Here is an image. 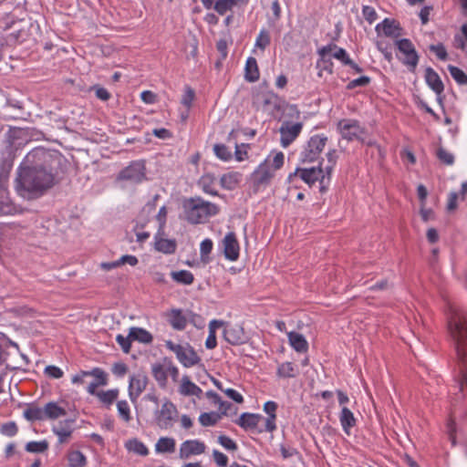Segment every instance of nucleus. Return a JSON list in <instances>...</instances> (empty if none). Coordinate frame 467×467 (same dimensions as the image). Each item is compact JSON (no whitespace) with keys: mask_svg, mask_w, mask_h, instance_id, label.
Wrapping results in <instances>:
<instances>
[{"mask_svg":"<svg viewBox=\"0 0 467 467\" xmlns=\"http://www.w3.org/2000/svg\"><path fill=\"white\" fill-rule=\"evenodd\" d=\"M152 375L154 379L161 385L165 386L167 381L166 366L161 364H154L152 366Z\"/></svg>","mask_w":467,"mask_h":467,"instance_id":"41","label":"nucleus"},{"mask_svg":"<svg viewBox=\"0 0 467 467\" xmlns=\"http://www.w3.org/2000/svg\"><path fill=\"white\" fill-rule=\"evenodd\" d=\"M337 130L344 140L348 141L358 140H363L362 136L365 133V129L360 126L359 122L356 119H341L337 123Z\"/></svg>","mask_w":467,"mask_h":467,"instance_id":"10","label":"nucleus"},{"mask_svg":"<svg viewBox=\"0 0 467 467\" xmlns=\"http://www.w3.org/2000/svg\"><path fill=\"white\" fill-rule=\"evenodd\" d=\"M269 43V34L265 30H262L256 38L255 46L261 49H265Z\"/></svg>","mask_w":467,"mask_h":467,"instance_id":"53","label":"nucleus"},{"mask_svg":"<svg viewBox=\"0 0 467 467\" xmlns=\"http://www.w3.org/2000/svg\"><path fill=\"white\" fill-rule=\"evenodd\" d=\"M275 97L274 93L265 89L259 88L253 94V106L256 109H265L267 106L274 103Z\"/></svg>","mask_w":467,"mask_h":467,"instance_id":"18","label":"nucleus"},{"mask_svg":"<svg viewBox=\"0 0 467 467\" xmlns=\"http://www.w3.org/2000/svg\"><path fill=\"white\" fill-rule=\"evenodd\" d=\"M130 338H131L132 341H138L144 344H149L152 341V336L149 331L136 327L130 328Z\"/></svg>","mask_w":467,"mask_h":467,"instance_id":"26","label":"nucleus"},{"mask_svg":"<svg viewBox=\"0 0 467 467\" xmlns=\"http://www.w3.org/2000/svg\"><path fill=\"white\" fill-rule=\"evenodd\" d=\"M377 47L383 54L385 59H387L389 62L392 60V53L389 45L383 41H378Z\"/></svg>","mask_w":467,"mask_h":467,"instance_id":"55","label":"nucleus"},{"mask_svg":"<svg viewBox=\"0 0 467 467\" xmlns=\"http://www.w3.org/2000/svg\"><path fill=\"white\" fill-rule=\"evenodd\" d=\"M68 462L70 467H84L86 457L79 451H74L68 454Z\"/></svg>","mask_w":467,"mask_h":467,"instance_id":"43","label":"nucleus"},{"mask_svg":"<svg viewBox=\"0 0 467 467\" xmlns=\"http://www.w3.org/2000/svg\"><path fill=\"white\" fill-rule=\"evenodd\" d=\"M116 340L119 343V345L120 346V348L124 353H129L130 351L132 339L130 338V334L127 337H124L122 335H118L116 337Z\"/></svg>","mask_w":467,"mask_h":467,"instance_id":"52","label":"nucleus"},{"mask_svg":"<svg viewBox=\"0 0 467 467\" xmlns=\"http://www.w3.org/2000/svg\"><path fill=\"white\" fill-rule=\"evenodd\" d=\"M155 249L163 254H173L176 250V242L171 239L155 237Z\"/></svg>","mask_w":467,"mask_h":467,"instance_id":"30","label":"nucleus"},{"mask_svg":"<svg viewBox=\"0 0 467 467\" xmlns=\"http://www.w3.org/2000/svg\"><path fill=\"white\" fill-rule=\"evenodd\" d=\"M61 160L59 153L44 148L28 152L16 170L14 182L16 193L27 201L44 196L58 182L57 168Z\"/></svg>","mask_w":467,"mask_h":467,"instance_id":"1","label":"nucleus"},{"mask_svg":"<svg viewBox=\"0 0 467 467\" xmlns=\"http://www.w3.org/2000/svg\"><path fill=\"white\" fill-rule=\"evenodd\" d=\"M92 89L95 90L96 97L103 101H107L110 98L109 92L99 86H94L92 87Z\"/></svg>","mask_w":467,"mask_h":467,"instance_id":"62","label":"nucleus"},{"mask_svg":"<svg viewBox=\"0 0 467 467\" xmlns=\"http://www.w3.org/2000/svg\"><path fill=\"white\" fill-rule=\"evenodd\" d=\"M213 456L215 463L219 467H226L227 466V464H228V458H227V456L225 454H223V452H221V451H219L217 450H213Z\"/></svg>","mask_w":467,"mask_h":467,"instance_id":"58","label":"nucleus"},{"mask_svg":"<svg viewBox=\"0 0 467 467\" xmlns=\"http://www.w3.org/2000/svg\"><path fill=\"white\" fill-rule=\"evenodd\" d=\"M212 250H213V241L208 238L204 239L201 243V245H200V253H201L202 259H203L205 256H208V254L212 252Z\"/></svg>","mask_w":467,"mask_h":467,"instance_id":"57","label":"nucleus"},{"mask_svg":"<svg viewBox=\"0 0 467 467\" xmlns=\"http://www.w3.org/2000/svg\"><path fill=\"white\" fill-rule=\"evenodd\" d=\"M180 393L184 396H196L200 398L202 390L196 384L192 382L187 376L182 377L180 386Z\"/></svg>","mask_w":467,"mask_h":467,"instance_id":"24","label":"nucleus"},{"mask_svg":"<svg viewBox=\"0 0 467 467\" xmlns=\"http://www.w3.org/2000/svg\"><path fill=\"white\" fill-rule=\"evenodd\" d=\"M362 15L369 23H373L377 19V13L375 9L368 5L363 6Z\"/></svg>","mask_w":467,"mask_h":467,"instance_id":"60","label":"nucleus"},{"mask_svg":"<svg viewBox=\"0 0 467 467\" xmlns=\"http://www.w3.org/2000/svg\"><path fill=\"white\" fill-rule=\"evenodd\" d=\"M128 371V367L122 362L115 363L112 367V373L118 377H123Z\"/></svg>","mask_w":467,"mask_h":467,"instance_id":"63","label":"nucleus"},{"mask_svg":"<svg viewBox=\"0 0 467 467\" xmlns=\"http://www.w3.org/2000/svg\"><path fill=\"white\" fill-rule=\"evenodd\" d=\"M339 421L344 432L348 435L350 434V430L356 425L357 420L353 412L347 407H342L339 414Z\"/></svg>","mask_w":467,"mask_h":467,"instance_id":"22","label":"nucleus"},{"mask_svg":"<svg viewBox=\"0 0 467 467\" xmlns=\"http://www.w3.org/2000/svg\"><path fill=\"white\" fill-rule=\"evenodd\" d=\"M430 50L434 52L439 59H441V60L447 59L448 54H447V51L442 44L431 45V46H430Z\"/></svg>","mask_w":467,"mask_h":467,"instance_id":"56","label":"nucleus"},{"mask_svg":"<svg viewBox=\"0 0 467 467\" xmlns=\"http://www.w3.org/2000/svg\"><path fill=\"white\" fill-rule=\"evenodd\" d=\"M223 254L226 259L235 261L239 257V243L234 232L226 234L223 241Z\"/></svg>","mask_w":467,"mask_h":467,"instance_id":"16","label":"nucleus"},{"mask_svg":"<svg viewBox=\"0 0 467 467\" xmlns=\"http://www.w3.org/2000/svg\"><path fill=\"white\" fill-rule=\"evenodd\" d=\"M317 53L324 63L329 62V59H327V55H330L332 57L339 60L344 65L351 63V59L349 58L347 51L342 47H338L335 44H328L318 49Z\"/></svg>","mask_w":467,"mask_h":467,"instance_id":"12","label":"nucleus"},{"mask_svg":"<svg viewBox=\"0 0 467 467\" xmlns=\"http://www.w3.org/2000/svg\"><path fill=\"white\" fill-rule=\"evenodd\" d=\"M117 409H118L119 417L125 422H129L131 420L130 405L126 400L118 401Z\"/></svg>","mask_w":467,"mask_h":467,"instance_id":"47","label":"nucleus"},{"mask_svg":"<svg viewBox=\"0 0 467 467\" xmlns=\"http://www.w3.org/2000/svg\"><path fill=\"white\" fill-rule=\"evenodd\" d=\"M165 346L169 350L175 353L178 360L185 368L193 367L201 362V358L189 344L180 345L168 340L165 342Z\"/></svg>","mask_w":467,"mask_h":467,"instance_id":"6","label":"nucleus"},{"mask_svg":"<svg viewBox=\"0 0 467 467\" xmlns=\"http://www.w3.org/2000/svg\"><path fill=\"white\" fill-rule=\"evenodd\" d=\"M218 442L228 451H236L237 444L228 436L221 435L218 437Z\"/></svg>","mask_w":467,"mask_h":467,"instance_id":"51","label":"nucleus"},{"mask_svg":"<svg viewBox=\"0 0 467 467\" xmlns=\"http://www.w3.org/2000/svg\"><path fill=\"white\" fill-rule=\"evenodd\" d=\"M177 413L178 411L175 405L171 401L166 400L162 403L161 408L160 410L157 409L154 412L156 424L161 429L171 428L175 421Z\"/></svg>","mask_w":467,"mask_h":467,"instance_id":"9","label":"nucleus"},{"mask_svg":"<svg viewBox=\"0 0 467 467\" xmlns=\"http://www.w3.org/2000/svg\"><path fill=\"white\" fill-rule=\"evenodd\" d=\"M395 45L400 54L397 55L398 58L410 71L414 72L419 63V55L412 42L408 38H402L396 40Z\"/></svg>","mask_w":467,"mask_h":467,"instance_id":"7","label":"nucleus"},{"mask_svg":"<svg viewBox=\"0 0 467 467\" xmlns=\"http://www.w3.org/2000/svg\"><path fill=\"white\" fill-rule=\"evenodd\" d=\"M91 376H94L95 378H100V381L93 380L88 386V392L89 394L97 396V393H98V392H96L97 388L99 386H105L107 384L106 374L102 369L96 368L91 370Z\"/></svg>","mask_w":467,"mask_h":467,"instance_id":"27","label":"nucleus"},{"mask_svg":"<svg viewBox=\"0 0 467 467\" xmlns=\"http://www.w3.org/2000/svg\"><path fill=\"white\" fill-rule=\"evenodd\" d=\"M296 177H299L304 182H306L310 187L314 185L317 182H319L320 192H325L327 191L326 176L324 174V170L321 167V163H319L317 167H312L309 169L296 168L293 173H290L288 175L287 180L289 182H292L294 178Z\"/></svg>","mask_w":467,"mask_h":467,"instance_id":"5","label":"nucleus"},{"mask_svg":"<svg viewBox=\"0 0 467 467\" xmlns=\"http://www.w3.org/2000/svg\"><path fill=\"white\" fill-rule=\"evenodd\" d=\"M45 419L56 420L65 416L67 411L64 408L59 407L56 402H48L44 407Z\"/></svg>","mask_w":467,"mask_h":467,"instance_id":"28","label":"nucleus"},{"mask_svg":"<svg viewBox=\"0 0 467 467\" xmlns=\"http://www.w3.org/2000/svg\"><path fill=\"white\" fill-rule=\"evenodd\" d=\"M194 90L190 87H186L185 92L182 98L181 102L182 105L186 106L187 108H190L194 99Z\"/></svg>","mask_w":467,"mask_h":467,"instance_id":"54","label":"nucleus"},{"mask_svg":"<svg viewBox=\"0 0 467 467\" xmlns=\"http://www.w3.org/2000/svg\"><path fill=\"white\" fill-rule=\"evenodd\" d=\"M148 384V378L141 373L130 377L129 384V396L130 400L135 403L140 395L144 391Z\"/></svg>","mask_w":467,"mask_h":467,"instance_id":"15","label":"nucleus"},{"mask_svg":"<svg viewBox=\"0 0 467 467\" xmlns=\"http://www.w3.org/2000/svg\"><path fill=\"white\" fill-rule=\"evenodd\" d=\"M13 168L11 159H4L0 164V214H10L14 211L7 191V182Z\"/></svg>","mask_w":467,"mask_h":467,"instance_id":"4","label":"nucleus"},{"mask_svg":"<svg viewBox=\"0 0 467 467\" xmlns=\"http://www.w3.org/2000/svg\"><path fill=\"white\" fill-rule=\"evenodd\" d=\"M146 179L145 165L142 161H133L124 168L118 175V181H125L137 184Z\"/></svg>","mask_w":467,"mask_h":467,"instance_id":"11","label":"nucleus"},{"mask_svg":"<svg viewBox=\"0 0 467 467\" xmlns=\"http://www.w3.org/2000/svg\"><path fill=\"white\" fill-rule=\"evenodd\" d=\"M183 210L187 221L192 224L202 223L209 217L214 216L219 213V208L216 204L206 202L201 197L185 200Z\"/></svg>","mask_w":467,"mask_h":467,"instance_id":"3","label":"nucleus"},{"mask_svg":"<svg viewBox=\"0 0 467 467\" xmlns=\"http://www.w3.org/2000/svg\"><path fill=\"white\" fill-rule=\"evenodd\" d=\"M245 79L249 82H254L259 79V70L256 59L250 57L245 64Z\"/></svg>","mask_w":467,"mask_h":467,"instance_id":"29","label":"nucleus"},{"mask_svg":"<svg viewBox=\"0 0 467 467\" xmlns=\"http://www.w3.org/2000/svg\"><path fill=\"white\" fill-rule=\"evenodd\" d=\"M369 82H370V78L368 77L362 76V77H359V78L350 81L348 84V88L351 89L356 87H365V86L368 85Z\"/></svg>","mask_w":467,"mask_h":467,"instance_id":"59","label":"nucleus"},{"mask_svg":"<svg viewBox=\"0 0 467 467\" xmlns=\"http://www.w3.org/2000/svg\"><path fill=\"white\" fill-rule=\"evenodd\" d=\"M0 431L5 436L13 437L17 433V426L14 421H9L1 426Z\"/></svg>","mask_w":467,"mask_h":467,"instance_id":"50","label":"nucleus"},{"mask_svg":"<svg viewBox=\"0 0 467 467\" xmlns=\"http://www.w3.org/2000/svg\"><path fill=\"white\" fill-rule=\"evenodd\" d=\"M24 417L30 421L45 420L44 409L39 407L31 406L24 410Z\"/></svg>","mask_w":467,"mask_h":467,"instance_id":"37","label":"nucleus"},{"mask_svg":"<svg viewBox=\"0 0 467 467\" xmlns=\"http://www.w3.org/2000/svg\"><path fill=\"white\" fill-rule=\"evenodd\" d=\"M288 340L291 347L297 352H306L308 348V343L302 334L290 332L288 333Z\"/></svg>","mask_w":467,"mask_h":467,"instance_id":"25","label":"nucleus"},{"mask_svg":"<svg viewBox=\"0 0 467 467\" xmlns=\"http://www.w3.org/2000/svg\"><path fill=\"white\" fill-rule=\"evenodd\" d=\"M169 322L176 330H183L188 323L187 313L182 314L181 309H172L170 313Z\"/></svg>","mask_w":467,"mask_h":467,"instance_id":"23","label":"nucleus"},{"mask_svg":"<svg viewBox=\"0 0 467 467\" xmlns=\"http://www.w3.org/2000/svg\"><path fill=\"white\" fill-rule=\"evenodd\" d=\"M224 339L232 345H240L245 342L244 329L240 326L226 327L223 330Z\"/></svg>","mask_w":467,"mask_h":467,"instance_id":"19","label":"nucleus"},{"mask_svg":"<svg viewBox=\"0 0 467 467\" xmlns=\"http://www.w3.org/2000/svg\"><path fill=\"white\" fill-rule=\"evenodd\" d=\"M215 182V177L212 174H204L199 180V185L202 191L208 194L216 196L218 195L217 191L213 188V184Z\"/></svg>","mask_w":467,"mask_h":467,"instance_id":"35","label":"nucleus"},{"mask_svg":"<svg viewBox=\"0 0 467 467\" xmlns=\"http://www.w3.org/2000/svg\"><path fill=\"white\" fill-rule=\"evenodd\" d=\"M71 420L66 421V422H59L57 426L53 428V431L57 435L58 441L60 443H63L67 441L68 437H70L72 433V429L68 425V423H71Z\"/></svg>","mask_w":467,"mask_h":467,"instance_id":"34","label":"nucleus"},{"mask_svg":"<svg viewBox=\"0 0 467 467\" xmlns=\"http://www.w3.org/2000/svg\"><path fill=\"white\" fill-rule=\"evenodd\" d=\"M275 176V171L267 163V160L262 162L252 174L254 185L260 187L267 185Z\"/></svg>","mask_w":467,"mask_h":467,"instance_id":"14","label":"nucleus"},{"mask_svg":"<svg viewBox=\"0 0 467 467\" xmlns=\"http://www.w3.org/2000/svg\"><path fill=\"white\" fill-rule=\"evenodd\" d=\"M47 449L48 442L47 441H29L26 445V451L28 452L40 453L45 452Z\"/></svg>","mask_w":467,"mask_h":467,"instance_id":"45","label":"nucleus"},{"mask_svg":"<svg viewBox=\"0 0 467 467\" xmlns=\"http://www.w3.org/2000/svg\"><path fill=\"white\" fill-rule=\"evenodd\" d=\"M222 187L227 190H233L238 183L237 173H227L223 174L220 180Z\"/></svg>","mask_w":467,"mask_h":467,"instance_id":"44","label":"nucleus"},{"mask_svg":"<svg viewBox=\"0 0 467 467\" xmlns=\"http://www.w3.org/2000/svg\"><path fill=\"white\" fill-rule=\"evenodd\" d=\"M235 4V0H217L213 8L218 14L224 15L227 11L231 10Z\"/></svg>","mask_w":467,"mask_h":467,"instance_id":"46","label":"nucleus"},{"mask_svg":"<svg viewBox=\"0 0 467 467\" xmlns=\"http://www.w3.org/2000/svg\"><path fill=\"white\" fill-rule=\"evenodd\" d=\"M213 151L215 155L223 161H228L232 158L231 151L223 144H215L213 146Z\"/></svg>","mask_w":467,"mask_h":467,"instance_id":"48","label":"nucleus"},{"mask_svg":"<svg viewBox=\"0 0 467 467\" xmlns=\"http://www.w3.org/2000/svg\"><path fill=\"white\" fill-rule=\"evenodd\" d=\"M171 277L174 281L183 285H191L194 280L193 275L188 270L171 272Z\"/></svg>","mask_w":467,"mask_h":467,"instance_id":"39","label":"nucleus"},{"mask_svg":"<svg viewBox=\"0 0 467 467\" xmlns=\"http://www.w3.org/2000/svg\"><path fill=\"white\" fill-rule=\"evenodd\" d=\"M46 374L53 379H60L63 376V371L56 366H47L45 368Z\"/></svg>","mask_w":467,"mask_h":467,"instance_id":"61","label":"nucleus"},{"mask_svg":"<svg viewBox=\"0 0 467 467\" xmlns=\"http://www.w3.org/2000/svg\"><path fill=\"white\" fill-rule=\"evenodd\" d=\"M175 450V441L172 438L161 437L155 444V451L159 453L173 452Z\"/></svg>","mask_w":467,"mask_h":467,"instance_id":"32","label":"nucleus"},{"mask_svg":"<svg viewBox=\"0 0 467 467\" xmlns=\"http://www.w3.org/2000/svg\"><path fill=\"white\" fill-rule=\"evenodd\" d=\"M284 160H285V156H284L283 152L279 151V152L275 153V155L273 158L272 170L274 171L279 170L284 164Z\"/></svg>","mask_w":467,"mask_h":467,"instance_id":"64","label":"nucleus"},{"mask_svg":"<svg viewBox=\"0 0 467 467\" xmlns=\"http://www.w3.org/2000/svg\"><path fill=\"white\" fill-rule=\"evenodd\" d=\"M296 374V368L291 362L282 363L277 368V375L281 378H294Z\"/></svg>","mask_w":467,"mask_h":467,"instance_id":"40","label":"nucleus"},{"mask_svg":"<svg viewBox=\"0 0 467 467\" xmlns=\"http://www.w3.org/2000/svg\"><path fill=\"white\" fill-rule=\"evenodd\" d=\"M448 70L452 77V78L459 84V85H467V75L459 67L449 65Z\"/></svg>","mask_w":467,"mask_h":467,"instance_id":"42","label":"nucleus"},{"mask_svg":"<svg viewBox=\"0 0 467 467\" xmlns=\"http://www.w3.org/2000/svg\"><path fill=\"white\" fill-rule=\"evenodd\" d=\"M125 447L129 451H132L140 456H146L149 454V450L146 445L138 439L129 440L126 442Z\"/></svg>","mask_w":467,"mask_h":467,"instance_id":"33","label":"nucleus"},{"mask_svg":"<svg viewBox=\"0 0 467 467\" xmlns=\"http://www.w3.org/2000/svg\"><path fill=\"white\" fill-rule=\"evenodd\" d=\"M437 157L446 165H452L454 163V156L442 147L437 150Z\"/></svg>","mask_w":467,"mask_h":467,"instance_id":"49","label":"nucleus"},{"mask_svg":"<svg viewBox=\"0 0 467 467\" xmlns=\"http://www.w3.org/2000/svg\"><path fill=\"white\" fill-rule=\"evenodd\" d=\"M448 327L457 352L461 370L460 386L462 389L464 386L467 387V322L464 314L453 311Z\"/></svg>","mask_w":467,"mask_h":467,"instance_id":"2","label":"nucleus"},{"mask_svg":"<svg viewBox=\"0 0 467 467\" xmlns=\"http://www.w3.org/2000/svg\"><path fill=\"white\" fill-rule=\"evenodd\" d=\"M119 389H109V390H101L97 393V397L99 400L104 403L107 407H109L118 398Z\"/></svg>","mask_w":467,"mask_h":467,"instance_id":"36","label":"nucleus"},{"mask_svg":"<svg viewBox=\"0 0 467 467\" xmlns=\"http://www.w3.org/2000/svg\"><path fill=\"white\" fill-rule=\"evenodd\" d=\"M327 138L325 135H314L306 142L300 153V161L303 163L317 161L324 150Z\"/></svg>","mask_w":467,"mask_h":467,"instance_id":"8","label":"nucleus"},{"mask_svg":"<svg viewBox=\"0 0 467 467\" xmlns=\"http://www.w3.org/2000/svg\"><path fill=\"white\" fill-rule=\"evenodd\" d=\"M376 29L378 31L381 30L382 33L387 36L397 37L400 36L399 26L395 24L394 21L389 19H385L381 24H379L376 26Z\"/></svg>","mask_w":467,"mask_h":467,"instance_id":"31","label":"nucleus"},{"mask_svg":"<svg viewBox=\"0 0 467 467\" xmlns=\"http://www.w3.org/2000/svg\"><path fill=\"white\" fill-rule=\"evenodd\" d=\"M261 420H263V416L260 414L244 412L241 414L236 422L244 430H254Z\"/></svg>","mask_w":467,"mask_h":467,"instance_id":"21","label":"nucleus"},{"mask_svg":"<svg viewBox=\"0 0 467 467\" xmlns=\"http://www.w3.org/2000/svg\"><path fill=\"white\" fill-rule=\"evenodd\" d=\"M205 444L198 440H188L182 443L180 457L188 459L192 455H199L205 451Z\"/></svg>","mask_w":467,"mask_h":467,"instance_id":"17","label":"nucleus"},{"mask_svg":"<svg viewBox=\"0 0 467 467\" xmlns=\"http://www.w3.org/2000/svg\"><path fill=\"white\" fill-rule=\"evenodd\" d=\"M424 78L427 85L437 94V96H440L443 92L444 85L440 76L431 67H427L425 69Z\"/></svg>","mask_w":467,"mask_h":467,"instance_id":"20","label":"nucleus"},{"mask_svg":"<svg viewBox=\"0 0 467 467\" xmlns=\"http://www.w3.org/2000/svg\"><path fill=\"white\" fill-rule=\"evenodd\" d=\"M221 420V415L217 412H203L199 416V422L203 427L214 426Z\"/></svg>","mask_w":467,"mask_h":467,"instance_id":"38","label":"nucleus"},{"mask_svg":"<svg viewBox=\"0 0 467 467\" xmlns=\"http://www.w3.org/2000/svg\"><path fill=\"white\" fill-rule=\"evenodd\" d=\"M303 128L301 122L291 124L284 122L279 129L281 139L280 142L284 148L288 147L300 134Z\"/></svg>","mask_w":467,"mask_h":467,"instance_id":"13","label":"nucleus"}]
</instances>
